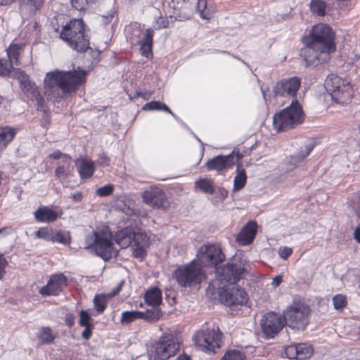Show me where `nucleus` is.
Segmentation results:
<instances>
[{
	"mask_svg": "<svg viewBox=\"0 0 360 360\" xmlns=\"http://www.w3.org/2000/svg\"><path fill=\"white\" fill-rule=\"evenodd\" d=\"M309 308L301 302H293L283 312L286 324L294 329L302 330L308 323Z\"/></svg>",
	"mask_w": 360,
	"mask_h": 360,
	"instance_id": "obj_11",
	"label": "nucleus"
},
{
	"mask_svg": "<svg viewBox=\"0 0 360 360\" xmlns=\"http://www.w3.org/2000/svg\"><path fill=\"white\" fill-rule=\"evenodd\" d=\"M174 276L179 285L182 287L195 285L205 278V272L197 264L196 259L178 267Z\"/></svg>",
	"mask_w": 360,
	"mask_h": 360,
	"instance_id": "obj_9",
	"label": "nucleus"
},
{
	"mask_svg": "<svg viewBox=\"0 0 360 360\" xmlns=\"http://www.w3.org/2000/svg\"><path fill=\"white\" fill-rule=\"evenodd\" d=\"M22 46L19 44H11L7 49V55L11 62H8L13 65V63H17L20 51Z\"/></svg>",
	"mask_w": 360,
	"mask_h": 360,
	"instance_id": "obj_39",
	"label": "nucleus"
},
{
	"mask_svg": "<svg viewBox=\"0 0 360 360\" xmlns=\"http://www.w3.org/2000/svg\"><path fill=\"white\" fill-rule=\"evenodd\" d=\"M243 158L238 150L234 149L228 155H218L210 160L206 163L208 170L221 171L233 165L236 161Z\"/></svg>",
	"mask_w": 360,
	"mask_h": 360,
	"instance_id": "obj_16",
	"label": "nucleus"
},
{
	"mask_svg": "<svg viewBox=\"0 0 360 360\" xmlns=\"http://www.w3.org/2000/svg\"><path fill=\"white\" fill-rule=\"evenodd\" d=\"M91 321L92 319L87 311L82 310L79 314V325L84 327L93 326Z\"/></svg>",
	"mask_w": 360,
	"mask_h": 360,
	"instance_id": "obj_49",
	"label": "nucleus"
},
{
	"mask_svg": "<svg viewBox=\"0 0 360 360\" xmlns=\"http://www.w3.org/2000/svg\"><path fill=\"white\" fill-rule=\"evenodd\" d=\"M95 171L94 163L92 161L82 160L79 165L78 172L82 179L92 176Z\"/></svg>",
	"mask_w": 360,
	"mask_h": 360,
	"instance_id": "obj_30",
	"label": "nucleus"
},
{
	"mask_svg": "<svg viewBox=\"0 0 360 360\" xmlns=\"http://www.w3.org/2000/svg\"><path fill=\"white\" fill-rule=\"evenodd\" d=\"M180 341L172 333H164L148 351L150 360H167L179 352Z\"/></svg>",
	"mask_w": 360,
	"mask_h": 360,
	"instance_id": "obj_6",
	"label": "nucleus"
},
{
	"mask_svg": "<svg viewBox=\"0 0 360 360\" xmlns=\"http://www.w3.org/2000/svg\"><path fill=\"white\" fill-rule=\"evenodd\" d=\"M115 11L113 9L109 11V12L107 13V15H103L101 16V22L104 25H107V24L110 23V22H112V19L115 18Z\"/></svg>",
	"mask_w": 360,
	"mask_h": 360,
	"instance_id": "obj_55",
	"label": "nucleus"
},
{
	"mask_svg": "<svg viewBox=\"0 0 360 360\" xmlns=\"http://www.w3.org/2000/svg\"><path fill=\"white\" fill-rule=\"evenodd\" d=\"M224 255L221 248L216 245L207 244L200 248L197 253V263L201 266H216L221 262Z\"/></svg>",
	"mask_w": 360,
	"mask_h": 360,
	"instance_id": "obj_14",
	"label": "nucleus"
},
{
	"mask_svg": "<svg viewBox=\"0 0 360 360\" xmlns=\"http://www.w3.org/2000/svg\"><path fill=\"white\" fill-rule=\"evenodd\" d=\"M334 33L327 25H315L310 34L304 38L306 46L300 54L304 58V65L307 68H315L330 60V54L335 51Z\"/></svg>",
	"mask_w": 360,
	"mask_h": 360,
	"instance_id": "obj_2",
	"label": "nucleus"
},
{
	"mask_svg": "<svg viewBox=\"0 0 360 360\" xmlns=\"http://www.w3.org/2000/svg\"><path fill=\"white\" fill-rule=\"evenodd\" d=\"M67 285L65 276L62 274H56L52 276L48 281L46 285L42 287L39 292L43 295H57L63 290Z\"/></svg>",
	"mask_w": 360,
	"mask_h": 360,
	"instance_id": "obj_18",
	"label": "nucleus"
},
{
	"mask_svg": "<svg viewBox=\"0 0 360 360\" xmlns=\"http://www.w3.org/2000/svg\"><path fill=\"white\" fill-rule=\"evenodd\" d=\"M114 191V186L112 184H107L103 186L99 187L96 190V195L99 197H106L112 193Z\"/></svg>",
	"mask_w": 360,
	"mask_h": 360,
	"instance_id": "obj_46",
	"label": "nucleus"
},
{
	"mask_svg": "<svg viewBox=\"0 0 360 360\" xmlns=\"http://www.w3.org/2000/svg\"><path fill=\"white\" fill-rule=\"evenodd\" d=\"M333 303L335 309H341L347 304L346 297L341 294L336 295L333 298Z\"/></svg>",
	"mask_w": 360,
	"mask_h": 360,
	"instance_id": "obj_48",
	"label": "nucleus"
},
{
	"mask_svg": "<svg viewBox=\"0 0 360 360\" xmlns=\"http://www.w3.org/2000/svg\"><path fill=\"white\" fill-rule=\"evenodd\" d=\"M72 159L70 156H64V162H58L55 169V176L60 181H63L72 175V167H71Z\"/></svg>",
	"mask_w": 360,
	"mask_h": 360,
	"instance_id": "obj_22",
	"label": "nucleus"
},
{
	"mask_svg": "<svg viewBox=\"0 0 360 360\" xmlns=\"http://www.w3.org/2000/svg\"><path fill=\"white\" fill-rule=\"evenodd\" d=\"M72 198L75 202H79L82 200V194L80 192H76L72 194Z\"/></svg>",
	"mask_w": 360,
	"mask_h": 360,
	"instance_id": "obj_60",
	"label": "nucleus"
},
{
	"mask_svg": "<svg viewBox=\"0 0 360 360\" xmlns=\"http://www.w3.org/2000/svg\"><path fill=\"white\" fill-rule=\"evenodd\" d=\"M60 38L78 52H84L89 48V38L81 19H73L68 22L63 27Z\"/></svg>",
	"mask_w": 360,
	"mask_h": 360,
	"instance_id": "obj_5",
	"label": "nucleus"
},
{
	"mask_svg": "<svg viewBox=\"0 0 360 360\" xmlns=\"http://www.w3.org/2000/svg\"><path fill=\"white\" fill-rule=\"evenodd\" d=\"M133 243H131L132 254L135 257L142 258L146 254V249L148 245V238L145 233H133Z\"/></svg>",
	"mask_w": 360,
	"mask_h": 360,
	"instance_id": "obj_20",
	"label": "nucleus"
},
{
	"mask_svg": "<svg viewBox=\"0 0 360 360\" xmlns=\"http://www.w3.org/2000/svg\"><path fill=\"white\" fill-rule=\"evenodd\" d=\"M144 298L147 304L157 307L162 302V292L157 287L151 288L146 292Z\"/></svg>",
	"mask_w": 360,
	"mask_h": 360,
	"instance_id": "obj_27",
	"label": "nucleus"
},
{
	"mask_svg": "<svg viewBox=\"0 0 360 360\" xmlns=\"http://www.w3.org/2000/svg\"><path fill=\"white\" fill-rule=\"evenodd\" d=\"M142 314L143 315H141V319H143L148 322L153 323L160 319V317L162 316V312L160 309L155 307L151 309H148L145 312L142 311Z\"/></svg>",
	"mask_w": 360,
	"mask_h": 360,
	"instance_id": "obj_36",
	"label": "nucleus"
},
{
	"mask_svg": "<svg viewBox=\"0 0 360 360\" xmlns=\"http://www.w3.org/2000/svg\"><path fill=\"white\" fill-rule=\"evenodd\" d=\"M303 121V110L299 102L295 100L288 107L274 115L273 124L275 129L281 131L294 128Z\"/></svg>",
	"mask_w": 360,
	"mask_h": 360,
	"instance_id": "obj_7",
	"label": "nucleus"
},
{
	"mask_svg": "<svg viewBox=\"0 0 360 360\" xmlns=\"http://www.w3.org/2000/svg\"><path fill=\"white\" fill-rule=\"evenodd\" d=\"M292 252V249L286 246L280 247L278 250V255L285 259L290 257Z\"/></svg>",
	"mask_w": 360,
	"mask_h": 360,
	"instance_id": "obj_52",
	"label": "nucleus"
},
{
	"mask_svg": "<svg viewBox=\"0 0 360 360\" xmlns=\"http://www.w3.org/2000/svg\"><path fill=\"white\" fill-rule=\"evenodd\" d=\"M177 360H190L189 357L187 355H179L177 357Z\"/></svg>",
	"mask_w": 360,
	"mask_h": 360,
	"instance_id": "obj_64",
	"label": "nucleus"
},
{
	"mask_svg": "<svg viewBox=\"0 0 360 360\" xmlns=\"http://www.w3.org/2000/svg\"><path fill=\"white\" fill-rule=\"evenodd\" d=\"M37 338L42 345H50L55 340L56 335L49 327L41 328L37 333Z\"/></svg>",
	"mask_w": 360,
	"mask_h": 360,
	"instance_id": "obj_31",
	"label": "nucleus"
},
{
	"mask_svg": "<svg viewBox=\"0 0 360 360\" xmlns=\"http://www.w3.org/2000/svg\"><path fill=\"white\" fill-rule=\"evenodd\" d=\"M246 259L240 255H235L226 264L217 267V278L210 283V287L217 290L220 300L227 306L242 305L248 301L245 291L238 286L229 288V285L240 280L248 271Z\"/></svg>",
	"mask_w": 360,
	"mask_h": 360,
	"instance_id": "obj_1",
	"label": "nucleus"
},
{
	"mask_svg": "<svg viewBox=\"0 0 360 360\" xmlns=\"http://www.w3.org/2000/svg\"><path fill=\"white\" fill-rule=\"evenodd\" d=\"M244 357L240 351L233 350L226 353L221 360H243Z\"/></svg>",
	"mask_w": 360,
	"mask_h": 360,
	"instance_id": "obj_47",
	"label": "nucleus"
},
{
	"mask_svg": "<svg viewBox=\"0 0 360 360\" xmlns=\"http://www.w3.org/2000/svg\"><path fill=\"white\" fill-rule=\"evenodd\" d=\"M221 336L222 334L218 328H207L196 333L193 340L202 351L216 353L222 345Z\"/></svg>",
	"mask_w": 360,
	"mask_h": 360,
	"instance_id": "obj_10",
	"label": "nucleus"
},
{
	"mask_svg": "<svg viewBox=\"0 0 360 360\" xmlns=\"http://www.w3.org/2000/svg\"><path fill=\"white\" fill-rule=\"evenodd\" d=\"M16 134L15 129L10 127H0V150L5 148Z\"/></svg>",
	"mask_w": 360,
	"mask_h": 360,
	"instance_id": "obj_28",
	"label": "nucleus"
},
{
	"mask_svg": "<svg viewBox=\"0 0 360 360\" xmlns=\"http://www.w3.org/2000/svg\"><path fill=\"white\" fill-rule=\"evenodd\" d=\"M85 243L86 249L105 261L117 255V251L113 247L112 233L108 227L96 230L86 235Z\"/></svg>",
	"mask_w": 360,
	"mask_h": 360,
	"instance_id": "obj_4",
	"label": "nucleus"
},
{
	"mask_svg": "<svg viewBox=\"0 0 360 360\" xmlns=\"http://www.w3.org/2000/svg\"><path fill=\"white\" fill-rule=\"evenodd\" d=\"M87 72L79 68L70 71L56 70L47 72L44 78L45 95L55 101L64 96L75 94L86 82Z\"/></svg>",
	"mask_w": 360,
	"mask_h": 360,
	"instance_id": "obj_3",
	"label": "nucleus"
},
{
	"mask_svg": "<svg viewBox=\"0 0 360 360\" xmlns=\"http://www.w3.org/2000/svg\"><path fill=\"white\" fill-rule=\"evenodd\" d=\"M257 225L255 221L248 222L236 236V242L240 245L250 244L257 233Z\"/></svg>",
	"mask_w": 360,
	"mask_h": 360,
	"instance_id": "obj_19",
	"label": "nucleus"
},
{
	"mask_svg": "<svg viewBox=\"0 0 360 360\" xmlns=\"http://www.w3.org/2000/svg\"><path fill=\"white\" fill-rule=\"evenodd\" d=\"M297 359L304 360L309 358L313 354V349L310 345L300 343L297 345Z\"/></svg>",
	"mask_w": 360,
	"mask_h": 360,
	"instance_id": "obj_37",
	"label": "nucleus"
},
{
	"mask_svg": "<svg viewBox=\"0 0 360 360\" xmlns=\"http://www.w3.org/2000/svg\"><path fill=\"white\" fill-rule=\"evenodd\" d=\"M196 0H172L174 4L176 3L177 4H181L180 13L175 16L174 20L182 21L188 20L191 18L193 10H194V4Z\"/></svg>",
	"mask_w": 360,
	"mask_h": 360,
	"instance_id": "obj_21",
	"label": "nucleus"
},
{
	"mask_svg": "<svg viewBox=\"0 0 360 360\" xmlns=\"http://www.w3.org/2000/svg\"><path fill=\"white\" fill-rule=\"evenodd\" d=\"M247 181V176L245 170L240 167V165H238L236 169V174L233 179V190L239 191L242 189Z\"/></svg>",
	"mask_w": 360,
	"mask_h": 360,
	"instance_id": "obj_32",
	"label": "nucleus"
},
{
	"mask_svg": "<svg viewBox=\"0 0 360 360\" xmlns=\"http://www.w3.org/2000/svg\"><path fill=\"white\" fill-rule=\"evenodd\" d=\"M354 238L358 243H360V227L355 229L354 232Z\"/></svg>",
	"mask_w": 360,
	"mask_h": 360,
	"instance_id": "obj_62",
	"label": "nucleus"
},
{
	"mask_svg": "<svg viewBox=\"0 0 360 360\" xmlns=\"http://www.w3.org/2000/svg\"><path fill=\"white\" fill-rule=\"evenodd\" d=\"M18 69L15 68L8 61L3 62L0 59V75H8L12 77V73Z\"/></svg>",
	"mask_w": 360,
	"mask_h": 360,
	"instance_id": "obj_43",
	"label": "nucleus"
},
{
	"mask_svg": "<svg viewBox=\"0 0 360 360\" xmlns=\"http://www.w3.org/2000/svg\"><path fill=\"white\" fill-rule=\"evenodd\" d=\"M142 311H125L121 314L120 322L123 325H128L131 322L141 319Z\"/></svg>",
	"mask_w": 360,
	"mask_h": 360,
	"instance_id": "obj_35",
	"label": "nucleus"
},
{
	"mask_svg": "<svg viewBox=\"0 0 360 360\" xmlns=\"http://www.w3.org/2000/svg\"><path fill=\"white\" fill-rule=\"evenodd\" d=\"M122 283H123V282H121L118 284V285L116 287V288H115L110 293V296H114V295H117L120 291L122 286Z\"/></svg>",
	"mask_w": 360,
	"mask_h": 360,
	"instance_id": "obj_63",
	"label": "nucleus"
},
{
	"mask_svg": "<svg viewBox=\"0 0 360 360\" xmlns=\"http://www.w3.org/2000/svg\"><path fill=\"white\" fill-rule=\"evenodd\" d=\"M170 24L169 19L164 18L162 15H160L153 22L152 27L149 29H153V32L154 33L155 30L169 27L171 25Z\"/></svg>",
	"mask_w": 360,
	"mask_h": 360,
	"instance_id": "obj_40",
	"label": "nucleus"
},
{
	"mask_svg": "<svg viewBox=\"0 0 360 360\" xmlns=\"http://www.w3.org/2000/svg\"><path fill=\"white\" fill-rule=\"evenodd\" d=\"M51 242H57L61 244L66 245L69 243L70 238L67 234L64 233L61 231H58L56 232L53 231Z\"/></svg>",
	"mask_w": 360,
	"mask_h": 360,
	"instance_id": "obj_44",
	"label": "nucleus"
},
{
	"mask_svg": "<svg viewBox=\"0 0 360 360\" xmlns=\"http://www.w3.org/2000/svg\"><path fill=\"white\" fill-rule=\"evenodd\" d=\"M260 325L264 334L269 338L278 333L283 326V323L279 314L269 312L261 319Z\"/></svg>",
	"mask_w": 360,
	"mask_h": 360,
	"instance_id": "obj_15",
	"label": "nucleus"
},
{
	"mask_svg": "<svg viewBox=\"0 0 360 360\" xmlns=\"http://www.w3.org/2000/svg\"><path fill=\"white\" fill-rule=\"evenodd\" d=\"M133 234L130 229L126 228L117 231L115 236V241L122 248H127L132 243Z\"/></svg>",
	"mask_w": 360,
	"mask_h": 360,
	"instance_id": "obj_26",
	"label": "nucleus"
},
{
	"mask_svg": "<svg viewBox=\"0 0 360 360\" xmlns=\"http://www.w3.org/2000/svg\"><path fill=\"white\" fill-rule=\"evenodd\" d=\"M94 304L96 311L98 313H102L106 307V296L105 295H96L94 298Z\"/></svg>",
	"mask_w": 360,
	"mask_h": 360,
	"instance_id": "obj_42",
	"label": "nucleus"
},
{
	"mask_svg": "<svg viewBox=\"0 0 360 360\" xmlns=\"http://www.w3.org/2000/svg\"><path fill=\"white\" fill-rule=\"evenodd\" d=\"M196 11L202 19L209 20L213 15V10L208 6L207 0H198L194 4Z\"/></svg>",
	"mask_w": 360,
	"mask_h": 360,
	"instance_id": "obj_29",
	"label": "nucleus"
},
{
	"mask_svg": "<svg viewBox=\"0 0 360 360\" xmlns=\"http://www.w3.org/2000/svg\"><path fill=\"white\" fill-rule=\"evenodd\" d=\"M12 77L18 80L22 90L27 94V96L32 101H35L37 105V110L45 113L47 110L44 101L36 84L30 81L28 76L22 70L18 69L12 73Z\"/></svg>",
	"mask_w": 360,
	"mask_h": 360,
	"instance_id": "obj_12",
	"label": "nucleus"
},
{
	"mask_svg": "<svg viewBox=\"0 0 360 360\" xmlns=\"http://www.w3.org/2000/svg\"><path fill=\"white\" fill-rule=\"evenodd\" d=\"M53 229L43 227L40 228L36 233L35 235L37 238L51 241L52 239Z\"/></svg>",
	"mask_w": 360,
	"mask_h": 360,
	"instance_id": "obj_45",
	"label": "nucleus"
},
{
	"mask_svg": "<svg viewBox=\"0 0 360 360\" xmlns=\"http://www.w3.org/2000/svg\"><path fill=\"white\" fill-rule=\"evenodd\" d=\"M282 281H283L282 276H276V277H274L272 279L271 285H272V286L276 288V287L278 286L281 283Z\"/></svg>",
	"mask_w": 360,
	"mask_h": 360,
	"instance_id": "obj_59",
	"label": "nucleus"
},
{
	"mask_svg": "<svg viewBox=\"0 0 360 360\" xmlns=\"http://www.w3.org/2000/svg\"><path fill=\"white\" fill-rule=\"evenodd\" d=\"M325 88L332 100L341 105L348 103L352 98L353 91L349 82L335 75L326 77Z\"/></svg>",
	"mask_w": 360,
	"mask_h": 360,
	"instance_id": "obj_8",
	"label": "nucleus"
},
{
	"mask_svg": "<svg viewBox=\"0 0 360 360\" xmlns=\"http://www.w3.org/2000/svg\"><path fill=\"white\" fill-rule=\"evenodd\" d=\"M154 33L153 29H146L143 38L139 41L142 55L146 58L152 56L153 37Z\"/></svg>",
	"mask_w": 360,
	"mask_h": 360,
	"instance_id": "obj_24",
	"label": "nucleus"
},
{
	"mask_svg": "<svg viewBox=\"0 0 360 360\" xmlns=\"http://www.w3.org/2000/svg\"><path fill=\"white\" fill-rule=\"evenodd\" d=\"M84 328H85L82 333V337L84 340H89L90 338V337L91 336L92 329H93L94 326H85Z\"/></svg>",
	"mask_w": 360,
	"mask_h": 360,
	"instance_id": "obj_58",
	"label": "nucleus"
},
{
	"mask_svg": "<svg viewBox=\"0 0 360 360\" xmlns=\"http://www.w3.org/2000/svg\"><path fill=\"white\" fill-rule=\"evenodd\" d=\"M142 109L143 110H162L171 114L174 118L176 117L166 104L160 101H153L147 103L143 106Z\"/></svg>",
	"mask_w": 360,
	"mask_h": 360,
	"instance_id": "obj_34",
	"label": "nucleus"
},
{
	"mask_svg": "<svg viewBox=\"0 0 360 360\" xmlns=\"http://www.w3.org/2000/svg\"><path fill=\"white\" fill-rule=\"evenodd\" d=\"M124 203L126 208L122 210L127 214L130 215L135 213L134 202L131 200L128 199Z\"/></svg>",
	"mask_w": 360,
	"mask_h": 360,
	"instance_id": "obj_54",
	"label": "nucleus"
},
{
	"mask_svg": "<svg viewBox=\"0 0 360 360\" xmlns=\"http://www.w3.org/2000/svg\"><path fill=\"white\" fill-rule=\"evenodd\" d=\"M8 265V262L6 261V258L4 257L3 254H0V279H1L5 273V268Z\"/></svg>",
	"mask_w": 360,
	"mask_h": 360,
	"instance_id": "obj_56",
	"label": "nucleus"
},
{
	"mask_svg": "<svg viewBox=\"0 0 360 360\" xmlns=\"http://www.w3.org/2000/svg\"><path fill=\"white\" fill-rule=\"evenodd\" d=\"M34 219L39 222L48 223L57 219L58 213L49 207H41L34 212Z\"/></svg>",
	"mask_w": 360,
	"mask_h": 360,
	"instance_id": "obj_23",
	"label": "nucleus"
},
{
	"mask_svg": "<svg viewBox=\"0 0 360 360\" xmlns=\"http://www.w3.org/2000/svg\"><path fill=\"white\" fill-rule=\"evenodd\" d=\"M97 0H70L71 5L77 11H84Z\"/></svg>",
	"mask_w": 360,
	"mask_h": 360,
	"instance_id": "obj_41",
	"label": "nucleus"
},
{
	"mask_svg": "<svg viewBox=\"0 0 360 360\" xmlns=\"http://www.w3.org/2000/svg\"><path fill=\"white\" fill-rule=\"evenodd\" d=\"M144 203L153 209L166 210L170 205L169 200L164 191L158 186H150L141 193Z\"/></svg>",
	"mask_w": 360,
	"mask_h": 360,
	"instance_id": "obj_13",
	"label": "nucleus"
},
{
	"mask_svg": "<svg viewBox=\"0 0 360 360\" xmlns=\"http://www.w3.org/2000/svg\"><path fill=\"white\" fill-rule=\"evenodd\" d=\"M312 148V146H304V148L302 149L300 153L298 154V160L297 161L292 159V161H294L295 165H297L298 163L301 162L309 154Z\"/></svg>",
	"mask_w": 360,
	"mask_h": 360,
	"instance_id": "obj_51",
	"label": "nucleus"
},
{
	"mask_svg": "<svg viewBox=\"0 0 360 360\" xmlns=\"http://www.w3.org/2000/svg\"><path fill=\"white\" fill-rule=\"evenodd\" d=\"M285 356L290 359H297V345H289L285 349L284 352Z\"/></svg>",
	"mask_w": 360,
	"mask_h": 360,
	"instance_id": "obj_50",
	"label": "nucleus"
},
{
	"mask_svg": "<svg viewBox=\"0 0 360 360\" xmlns=\"http://www.w3.org/2000/svg\"><path fill=\"white\" fill-rule=\"evenodd\" d=\"M301 81L297 77H292L283 79L278 82L273 89L276 96H296L297 91L300 86Z\"/></svg>",
	"mask_w": 360,
	"mask_h": 360,
	"instance_id": "obj_17",
	"label": "nucleus"
},
{
	"mask_svg": "<svg viewBox=\"0 0 360 360\" xmlns=\"http://www.w3.org/2000/svg\"><path fill=\"white\" fill-rule=\"evenodd\" d=\"M46 0H22L20 10L30 15L35 14L43 6Z\"/></svg>",
	"mask_w": 360,
	"mask_h": 360,
	"instance_id": "obj_25",
	"label": "nucleus"
},
{
	"mask_svg": "<svg viewBox=\"0 0 360 360\" xmlns=\"http://www.w3.org/2000/svg\"><path fill=\"white\" fill-rule=\"evenodd\" d=\"M64 156H68L66 154H63L60 151H54L49 155V157L54 160H59V162H64Z\"/></svg>",
	"mask_w": 360,
	"mask_h": 360,
	"instance_id": "obj_57",
	"label": "nucleus"
},
{
	"mask_svg": "<svg viewBox=\"0 0 360 360\" xmlns=\"http://www.w3.org/2000/svg\"><path fill=\"white\" fill-rule=\"evenodd\" d=\"M9 228L4 227L0 229V240L7 236L9 233Z\"/></svg>",
	"mask_w": 360,
	"mask_h": 360,
	"instance_id": "obj_61",
	"label": "nucleus"
},
{
	"mask_svg": "<svg viewBox=\"0 0 360 360\" xmlns=\"http://www.w3.org/2000/svg\"><path fill=\"white\" fill-rule=\"evenodd\" d=\"M195 187L205 193L212 194L214 189L211 180L207 179H200L195 182Z\"/></svg>",
	"mask_w": 360,
	"mask_h": 360,
	"instance_id": "obj_38",
	"label": "nucleus"
},
{
	"mask_svg": "<svg viewBox=\"0 0 360 360\" xmlns=\"http://www.w3.org/2000/svg\"><path fill=\"white\" fill-rule=\"evenodd\" d=\"M110 160L107 155L102 153L98 155V159L97 163L101 167H106L110 165Z\"/></svg>",
	"mask_w": 360,
	"mask_h": 360,
	"instance_id": "obj_53",
	"label": "nucleus"
},
{
	"mask_svg": "<svg viewBox=\"0 0 360 360\" xmlns=\"http://www.w3.org/2000/svg\"><path fill=\"white\" fill-rule=\"evenodd\" d=\"M326 3L323 0H311L310 11L319 16H324L326 13Z\"/></svg>",
	"mask_w": 360,
	"mask_h": 360,
	"instance_id": "obj_33",
	"label": "nucleus"
}]
</instances>
